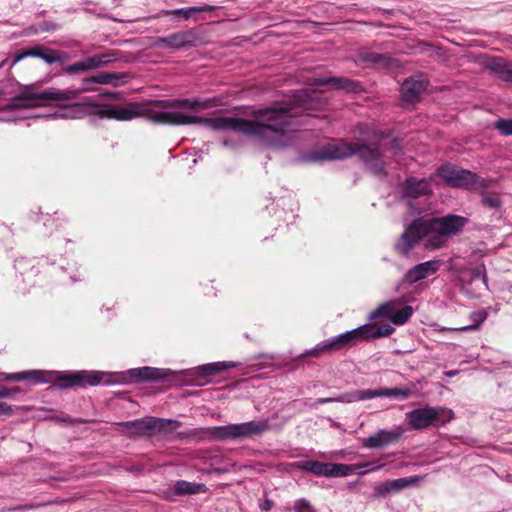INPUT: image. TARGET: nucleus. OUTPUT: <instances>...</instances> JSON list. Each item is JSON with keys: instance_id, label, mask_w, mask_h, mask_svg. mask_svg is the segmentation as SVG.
I'll return each mask as SVG.
<instances>
[{"instance_id": "f257e3e1", "label": "nucleus", "mask_w": 512, "mask_h": 512, "mask_svg": "<svg viewBox=\"0 0 512 512\" xmlns=\"http://www.w3.org/2000/svg\"><path fill=\"white\" fill-rule=\"evenodd\" d=\"M311 94L308 90H299L294 95L292 102H280L272 107L260 109L253 113V120H245L234 117L202 118L187 115L180 112L166 111L168 108L183 107L194 109L198 102L189 99L161 100L150 104L127 103L125 105H110L91 103L89 115L117 121H129L137 117L157 124L188 125L201 124L211 130L240 132L252 136L269 146H281L284 144L286 133L296 131L298 123L296 118L308 108Z\"/></svg>"}, {"instance_id": "f03ea898", "label": "nucleus", "mask_w": 512, "mask_h": 512, "mask_svg": "<svg viewBox=\"0 0 512 512\" xmlns=\"http://www.w3.org/2000/svg\"><path fill=\"white\" fill-rule=\"evenodd\" d=\"M170 375L174 376V381L188 386H202L204 379L212 375V363L204 364L195 368L182 370L179 372L171 369H162L155 367H139L129 369L124 372H102V371H75V372H57L45 370H31L18 373L5 374L6 381L32 380L34 383L57 382L60 388H69L73 386L84 387L87 384L91 386L104 383L107 385L127 384L132 380L136 381H157Z\"/></svg>"}, {"instance_id": "7ed1b4c3", "label": "nucleus", "mask_w": 512, "mask_h": 512, "mask_svg": "<svg viewBox=\"0 0 512 512\" xmlns=\"http://www.w3.org/2000/svg\"><path fill=\"white\" fill-rule=\"evenodd\" d=\"M467 223L466 217L454 214L418 218L405 229L396 244V249L402 254H407L422 238L426 248H441L449 238L461 232Z\"/></svg>"}, {"instance_id": "20e7f679", "label": "nucleus", "mask_w": 512, "mask_h": 512, "mask_svg": "<svg viewBox=\"0 0 512 512\" xmlns=\"http://www.w3.org/2000/svg\"><path fill=\"white\" fill-rule=\"evenodd\" d=\"M395 329L392 325L386 323L382 325L364 324L350 331L333 336L321 341L315 347L306 350L299 355L303 357H319L323 353H329L350 348L357 343L370 339H377L391 335Z\"/></svg>"}, {"instance_id": "39448f33", "label": "nucleus", "mask_w": 512, "mask_h": 512, "mask_svg": "<svg viewBox=\"0 0 512 512\" xmlns=\"http://www.w3.org/2000/svg\"><path fill=\"white\" fill-rule=\"evenodd\" d=\"M358 154L366 166L375 175H384L385 167L382 160V153L378 147H371L366 144L351 145L343 141L327 144L317 159H342Z\"/></svg>"}, {"instance_id": "423d86ee", "label": "nucleus", "mask_w": 512, "mask_h": 512, "mask_svg": "<svg viewBox=\"0 0 512 512\" xmlns=\"http://www.w3.org/2000/svg\"><path fill=\"white\" fill-rule=\"evenodd\" d=\"M270 429L267 419L243 423L214 426L207 430L208 436L217 441H238L261 436Z\"/></svg>"}, {"instance_id": "0eeeda50", "label": "nucleus", "mask_w": 512, "mask_h": 512, "mask_svg": "<svg viewBox=\"0 0 512 512\" xmlns=\"http://www.w3.org/2000/svg\"><path fill=\"white\" fill-rule=\"evenodd\" d=\"M119 425L130 437L154 436L171 433L180 427V422L172 419L147 416L140 419L121 422Z\"/></svg>"}, {"instance_id": "6e6552de", "label": "nucleus", "mask_w": 512, "mask_h": 512, "mask_svg": "<svg viewBox=\"0 0 512 512\" xmlns=\"http://www.w3.org/2000/svg\"><path fill=\"white\" fill-rule=\"evenodd\" d=\"M87 90L84 87L79 90H51L43 92H34L31 90L23 91L19 96L15 97L11 104L7 106L8 109L14 110L18 108H27L40 106L46 101H64L75 99L79 92Z\"/></svg>"}, {"instance_id": "1a4fd4ad", "label": "nucleus", "mask_w": 512, "mask_h": 512, "mask_svg": "<svg viewBox=\"0 0 512 512\" xmlns=\"http://www.w3.org/2000/svg\"><path fill=\"white\" fill-rule=\"evenodd\" d=\"M453 418V412L440 406H425L406 413V420L414 430H424L430 426L444 425Z\"/></svg>"}, {"instance_id": "9d476101", "label": "nucleus", "mask_w": 512, "mask_h": 512, "mask_svg": "<svg viewBox=\"0 0 512 512\" xmlns=\"http://www.w3.org/2000/svg\"><path fill=\"white\" fill-rule=\"evenodd\" d=\"M295 465L301 470L323 477H345L350 475L354 469L369 468L368 471H378L384 466L383 464L374 465L372 462L350 466L346 464L324 463L314 460L299 461Z\"/></svg>"}, {"instance_id": "9b49d317", "label": "nucleus", "mask_w": 512, "mask_h": 512, "mask_svg": "<svg viewBox=\"0 0 512 512\" xmlns=\"http://www.w3.org/2000/svg\"><path fill=\"white\" fill-rule=\"evenodd\" d=\"M400 304V300H390L385 302L370 313L369 319L374 320L382 317L389 319L394 325H403L412 316L413 308L409 305L399 308Z\"/></svg>"}, {"instance_id": "f8f14e48", "label": "nucleus", "mask_w": 512, "mask_h": 512, "mask_svg": "<svg viewBox=\"0 0 512 512\" xmlns=\"http://www.w3.org/2000/svg\"><path fill=\"white\" fill-rule=\"evenodd\" d=\"M438 175L452 187L470 188L475 185L477 177L469 170L461 169L452 164H444L437 170Z\"/></svg>"}, {"instance_id": "ddd939ff", "label": "nucleus", "mask_w": 512, "mask_h": 512, "mask_svg": "<svg viewBox=\"0 0 512 512\" xmlns=\"http://www.w3.org/2000/svg\"><path fill=\"white\" fill-rule=\"evenodd\" d=\"M27 57H36L42 59L45 63L52 65L55 63H64L69 59V56L66 52L54 50L50 48H46L42 45H36L29 49H26L20 53H18L11 66L16 65L21 60Z\"/></svg>"}, {"instance_id": "4468645a", "label": "nucleus", "mask_w": 512, "mask_h": 512, "mask_svg": "<svg viewBox=\"0 0 512 512\" xmlns=\"http://www.w3.org/2000/svg\"><path fill=\"white\" fill-rule=\"evenodd\" d=\"M197 42L198 37L196 32L194 30H187L157 38L154 45L159 48L180 49L196 46Z\"/></svg>"}, {"instance_id": "2eb2a0df", "label": "nucleus", "mask_w": 512, "mask_h": 512, "mask_svg": "<svg viewBox=\"0 0 512 512\" xmlns=\"http://www.w3.org/2000/svg\"><path fill=\"white\" fill-rule=\"evenodd\" d=\"M423 476H411L392 480H386L375 485V494L379 497H385L390 493L399 492L405 488L417 486L423 481Z\"/></svg>"}, {"instance_id": "dca6fc26", "label": "nucleus", "mask_w": 512, "mask_h": 512, "mask_svg": "<svg viewBox=\"0 0 512 512\" xmlns=\"http://www.w3.org/2000/svg\"><path fill=\"white\" fill-rule=\"evenodd\" d=\"M441 266L440 260H429L410 268L403 277V282L414 284L436 274Z\"/></svg>"}, {"instance_id": "f3484780", "label": "nucleus", "mask_w": 512, "mask_h": 512, "mask_svg": "<svg viewBox=\"0 0 512 512\" xmlns=\"http://www.w3.org/2000/svg\"><path fill=\"white\" fill-rule=\"evenodd\" d=\"M377 397H383L382 388L368 389V390H355L344 393L335 398H319L316 403L324 404L331 402L353 403L357 401L369 400Z\"/></svg>"}, {"instance_id": "a211bd4d", "label": "nucleus", "mask_w": 512, "mask_h": 512, "mask_svg": "<svg viewBox=\"0 0 512 512\" xmlns=\"http://www.w3.org/2000/svg\"><path fill=\"white\" fill-rule=\"evenodd\" d=\"M130 76L124 72H99L91 77L83 79V84L88 86L89 84H102V85H113L114 87L122 86L128 83Z\"/></svg>"}, {"instance_id": "6ab92c4d", "label": "nucleus", "mask_w": 512, "mask_h": 512, "mask_svg": "<svg viewBox=\"0 0 512 512\" xmlns=\"http://www.w3.org/2000/svg\"><path fill=\"white\" fill-rule=\"evenodd\" d=\"M427 88V81L422 76L407 79L401 85L402 99L406 103H415Z\"/></svg>"}, {"instance_id": "aec40b11", "label": "nucleus", "mask_w": 512, "mask_h": 512, "mask_svg": "<svg viewBox=\"0 0 512 512\" xmlns=\"http://www.w3.org/2000/svg\"><path fill=\"white\" fill-rule=\"evenodd\" d=\"M401 437V431L399 428L393 430L381 429L375 434L363 439V446L366 448H382L389 444H392Z\"/></svg>"}, {"instance_id": "412c9836", "label": "nucleus", "mask_w": 512, "mask_h": 512, "mask_svg": "<svg viewBox=\"0 0 512 512\" xmlns=\"http://www.w3.org/2000/svg\"><path fill=\"white\" fill-rule=\"evenodd\" d=\"M432 191L431 184L427 179L410 177L405 181L403 194L408 198H417L428 195Z\"/></svg>"}, {"instance_id": "4be33fe9", "label": "nucleus", "mask_w": 512, "mask_h": 512, "mask_svg": "<svg viewBox=\"0 0 512 512\" xmlns=\"http://www.w3.org/2000/svg\"><path fill=\"white\" fill-rule=\"evenodd\" d=\"M458 281L464 289L466 285L480 282L483 286H487L486 267L480 264L473 269L463 270L458 275Z\"/></svg>"}, {"instance_id": "5701e85b", "label": "nucleus", "mask_w": 512, "mask_h": 512, "mask_svg": "<svg viewBox=\"0 0 512 512\" xmlns=\"http://www.w3.org/2000/svg\"><path fill=\"white\" fill-rule=\"evenodd\" d=\"M204 491V484L179 480L170 488L167 498H172L173 496L194 495Z\"/></svg>"}, {"instance_id": "b1692460", "label": "nucleus", "mask_w": 512, "mask_h": 512, "mask_svg": "<svg viewBox=\"0 0 512 512\" xmlns=\"http://www.w3.org/2000/svg\"><path fill=\"white\" fill-rule=\"evenodd\" d=\"M89 60L91 70H96L109 64L116 62L120 59V52L117 50H111L105 53L96 54L90 57H87Z\"/></svg>"}, {"instance_id": "393cba45", "label": "nucleus", "mask_w": 512, "mask_h": 512, "mask_svg": "<svg viewBox=\"0 0 512 512\" xmlns=\"http://www.w3.org/2000/svg\"><path fill=\"white\" fill-rule=\"evenodd\" d=\"M359 57L363 63L376 68L389 67L392 61V59L387 55L375 52H362Z\"/></svg>"}, {"instance_id": "a878e982", "label": "nucleus", "mask_w": 512, "mask_h": 512, "mask_svg": "<svg viewBox=\"0 0 512 512\" xmlns=\"http://www.w3.org/2000/svg\"><path fill=\"white\" fill-rule=\"evenodd\" d=\"M314 83L316 85H328L331 84L333 87L337 89H343L346 91H354L356 88V83L350 81L347 78L342 77H326V78H318L315 79Z\"/></svg>"}, {"instance_id": "bb28decb", "label": "nucleus", "mask_w": 512, "mask_h": 512, "mask_svg": "<svg viewBox=\"0 0 512 512\" xmlns=\"http://www.w3.org/2000/svg\"><path fill=\"white\" fill-rule=\"evenodd\" d=\"M89 110H86L82 105L75 104L67 107L63 111L56 113L54 116L61 119H78L85 115H89Z\"/></svg>"}, {"instance_id": "cd10ccee", "label": "nucleus", "mask_w": 512, "mask_h": 512, "mask_svg": "<svg viewBox=\"0 0 512 512\" xmlns=\"http://www.w3.org/2000/svg\"><path fill=\"white\" fill-rule=\"evenodd\" d=\"M216 7L211 5L194 6L188 8L175 9L167 14L181 15L185 19H189L194 13H202L214 10Z\"/></svg>"}, {"instance_id": "c85d7f7f", "label": "nucleus", "mask_w": 512, "mask_h": 512, "mask_svg": "<svg viewBox=\"0 0 512 512\" xmlns=\"http://www.w3.org/2000/svg\"><path fill=\"white\" fill-rule=\"evenodd\" d=\"M383 397L405 400L412 396L413 391L410 388H382Z\"/></svg>"}, {"instance_id": "c756f323", "label": "nucleus", "mask_w": 512, "mask_h": 512, "mask_svg": "<svg viewBox=\"0 0 512 512\" xmlns=\"http://www.w3.org/2000/svg\"><path fill=\"white\" fill-rule=\"evenodd\" d=\"M90 64L88 58H85L82 61L76 62L74 64L67 65L64 68L66 74L72 75L80 72L90 71Z\"/></svg>"}, {"instance_id": "7c9ffc66", "label": "nucleus", "mask_w": 512, "mask_h": 512, "mask_svg": "<svg viewBox=\"0 0 512 512\" xmlns=\"http://www.w3.org/2000/svg\"><path fill=\"white\" fill-rule=\"evenodd\" d=\"M494 128L503 136H512V119L500 118L494 122Z\"/></svg>"}, {"instance_id": "2f4dec72", "label": "nucleus", "mask_w": 512, "mask_h": 512, "mask_svg": "<svg viewBox=\"0 0 512 512\" xmlns=\"http://www.w3.org/2000/svg\"><path fill=\"white\" fill-rule=\"evenodd\" d=\"M473 317L474 319L477 321L476 324H472V325H467V326H464V327H461V328H458L457 330H460V331H467V330H474V329H477L479 327V325L484 322L487 318V313L485 311H479L475 314H473Z\"/></svg>"}, {"instance_id": "473e14b6", "label": "nucleus", "mask_w": 512, "mask_h": 512, "mask_svg": "<svg viewBox=\"0 0 512 512\" xmlns=\"http://www.w3.org/2000/svg\"><path fill=\"white\" fill-rule=\"evenodd\" d=\"M482 203L485 206H488V207L494 208V209L500 207V205H501L500 198L497 195H491V194L484 195L482 198Z\"/></svg>"}, {"instance_id": "72a5a7b5", "label": "nucleus", "mask_w": 512, "mask_h": 512, "mask_svg": "<svg viewBox=\"0 0 512 512\" xmlns=\"http://www.w3.org/2000/svg\"><path fill=\"white\" fill-rule=\"evenodd\" d=\"M295 510L296 512H315L309 502L304 499H300L295 503Z\"/></svg>"}, {"instance_id": "f704fd0d", "label": "nucleus", "mask_w": 512, "mask_h": 512, "mask_svg": "<svg viewBox=\"0 0 512 512\" xmlns=\"http://www.w3.org/2000/svg\"><path fill=\"white\" fill-rule=\"evenodd\" d=\"M508 63L502 61V60H496V61H493L491 63V70L494 71L495 73L501 75L504 71V68L506 67Z\"/></svg>"}, {"instance_id": "c9c22d12", "label": "nucleus", "mask_w": 512, "mask_h": 512, "mask_svg": "<svg viewBox=\"0 0 512 512\" xmlns=\"http://www.w3.org/2000/svg\"><path fill=\"white\" fill-rule=\"evenodd\" d=\"M19 391H20L19 387L8 388L5 386H0V398H8L12 394L17 393Z\"/></svg>"}, {"instance_id": "e433bc0d", "label": "nucleus", "mask_w": 512, "mask_h": 512, "mask_svg": "<svg viewBox=\"0 0 512 512\" xmlns=\"http://www.w3.org/2000/svg\"><path fill=\"white\" fill-rule=\"evenodd\" d=\"M500 77L505 81L512 82V63L506 65Z\"/></svg>"}, {"instance_id": "4c0bfd02", "label": "nucleus", "mask_w": 512, "mask_h": 512, "mask_svg": "<svg viewBox=\"0 0 512 512\" xmlns=\"http://www.w3.org/2000/svg\"><path fill=\"white\" fill-rule=\"evenodd\" d=\"M70 278L72 282L81 281L83 279V275L76 270V273H70Z\"/></svg>"}, {"instance_id": "58836bf2", "label": "nucleus", "mask_w": 512, "mask_h": 512, "mask_svg": "<svg viewBox=\"0 0 512 512\" xmlns=\"http://www.w3.org/2000/svg\"><path fill=\"white\" fill-rule=\"evenodd\" d=\"M11 411L10 407L3 402H0V413L1 414H7Z\"/></svg>"}, {"instance_id": "ea45409f", "label": "nucleus", "mask_w": 512, "mask_h": 512, "mask_svg": "<svg viewBox=\"0 0 512 512\" xmlns=\"http://www.w3.org/2000/svg\"><path fill=\"white\" fill-rule=\"evenodd\" d=\"M103 95L106 96V97L118 98L119 93L118 92H108V93H105Z\"/></svg>"}, {"instance_id": "a19ab883", "label": "nucleus", "mask_w": 512, "mask_h": 512, "mask_svg": "<svg viewBox=\"0 0 512 512\" xmlns=\"http://www.w3.org/2000/svg\"><path fill=\"white\" fill-rule=\"evenodd\" d=\"M457 374H458V371H457V370H451V371H447V372L445 373V375H446L447 377H450V378H451V377L456 376Z\"/></svg>"}, {"instance_id": "79ce46f5", "label": "nucleus", "mask_w": 512, "mask_h": 512, "mask_svg": "<svg viewBox=\"0 0 512 512\" xmlns=\"http://www.w3.org/2000/svg\"><path fill=\"white\" fill-rule=\"evenodd\" d=\"M264 510H269L271 508V505L269 502H265L263 507H262Z\"/></svg>"}, {"instance_id": "37998d69", "label": "nucleus", "mask_w": 512, "mask_h": 512, "mask_svg": "<svg viewBox=\"0 0 512 512\" xmlns=\"http://www.w3.org/2000/svg\"><path fill=\"white\" fill-rule=\"evenodd\" d=\"M6 63V60H3L1 63H0V68L3 67Z\"/></svg>"}, {"instance_id": "c03bdc74", "label": "nucleus", "mask_w": 512, "mask_h": 512, "mask_svg": "<svg viewBox=\"0 0 512 512\" xmlns=\"http://www.w3.org/2000/svg\"><path fill=\"white\" fill-rule=\"evenodd\" d=\"M223 145H224V146H228V145H229L228 141H227V140H224V141H223Z\"/></svg>"}, {"instance_id": "a18cd8bd", "label": "nucleus", "mask_w": 512, "mask_h": 512, "mask_svg": "<svg viewBox=\"0 0 512 512\" xmlns=\"http://www.w3.org/2000/svg\"><path fill=\"white\" fill-rule=\"evenodd\" d=\"M49 29H55V26L53 25L52 27H47L46 30H49Z\"/></svg>"}]
</instances>
